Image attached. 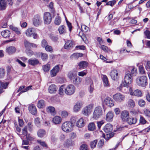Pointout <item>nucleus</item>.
<instances>
[{
    "instance_id": "1",
    "label": "nucleus",
    "mask_w": 150,
    "mask_h": 150,
    "mask_svg": "<svg viewBox=\"0 0 150 150\" xmlns=\"http://www.w3.org/2000/svg\"><path fill=\"white\" fill-rule=\"evenodd\" d=\"M75 123V117H72L70 121H67L63 123L62 128V130L66 132H70L72 131Z\"/></svg>"
},
{
    "instance_id": "2",
    "label": "nucleus",
    "mask_w": 150,
    "mask_h": 150,
    "mask_svg": "<svg viewBox=\"0 0 150 150\" xmlns=\"http://www.w3.org/2000/svg\"><path fill=\"white\" fill-rule=\"evenodd\" d=\"M130 72L129 71H127L126 72L124 80L120 86V90L121 89L122 86L128 88L131 83L132 81V78Z\"/></svg>"
},
{
    "instance_id": "3",
    "label": "nucleus",
    "mask_w": 150,
    "mask_h": 150,
    "mask_svg": "<svg viewBox=\"0 0 150 150\" xmlns=\"http://www.w3.org/2000/svg\"><path fill=\"white\" fill-rule=\"evenodd\" d=\"M136 82L138 86L145 87L148 84L147 77L145 76H139L136 79Z\"/></svg>"
},
{
    "instance_id": "4",
    "label": "nucleus",
    "mask_w": 150,
    "mask_h": 150,
    "mask_svg": "<svg viewBox=\"0 0 150 150\" xmlns=\"http://www.w3.org/2000/svg\"><path fill=\"white\" fill-rule=\"evenodd\" d=\"M103 113L102 108L100 106L96 107L93 113V117L95 120H97L101 117Z\"/></svg>"
},
{
    "instance_id": "5",
    "label": "nucleus",
    "mask_w": 150,
    "mask_h": 150,
    "mask_svg": "<svg viewBox=\"0 0 150 150\" xmlns=\"http://www.w3.org/2000/svg\"><path fill=\"white\" fill-rule=\"evenodd\" d=\"M93 106V105L91 103L85 107L82 110V114L85 116H88L92 112Z\"/></svg>"
},
{
    "instance_id": "6",
    "label": "nucleus",
    "mask_w": 150,
    "mask_h": 150,
    "mask_svg": "<svg viewBox=\"0 0 150 150\" xmlns=\"http://www.w3.org/2000/svg\"><path fill=\"white\" fill-rule=\"evenodd\" d=\"M35 30L33 28H29L26 30V35L28 36H30L32 35L34 39H36L38 37V35L35 33Z\"/></svg>"
},
{
    "instance_id": "7",
    "label": "nucleus",
    "mask_w": 150,
    "mask_h": 150,
    "mask_svg": "<svg viewBox=\"0 0 150 150\" xmlns=\"http://www.w3.org/2000/svg\"><path fill=\"white\" fill-rule=\"evenodd\" d=\"M75 89V88L74 85L69 84L65 88V93L66 94L70 95L74 93Z\"/></svg>"
},
{
    "instance_id": "8",
    "label": "nucleus",
    "mask_w": 150,
    "mask_h": 150,
    "mask_svg": "<svg viewBox=\"0 0 150 150\" xmlns=\"http://www.w3.org/2000/svg\"><path fill=\"white\" fill-rule=\"evenodd\" d=\"M43 19L45 24H49L51 22L52 18L50 13L48 12L45 13L44 15Z\"/></svg>"
},
{
    "instance_id": "9",
    "label": "nucleus",
    "mask_w": 150,
    "mask_h": 150,
    "mask_svg": "<svg viewBox=\"0 0 150 150\" xmlns=\"http://www.w3.org/2000/svg\"><path fill=\"white\" fill-rule=\"evenodd\" d=\"M42 22L41 18L38 15H35L33 19V23L34 25L37 26L40 25Z\"/></svg>"
},
{
    "instance_id": "10",
    "label": "nucleus",
    "mask_w": 150,
    "mask_h": 150,
    "mask_svg": "<svg viewBox=\"0 0 150 150\" xmlns=\"http://www.w3.org/2000/svg\"><path fill=\"white\" fill-rule=\"evenodd\" d=\"M113 98L116 101L120 102L123 100L125 96L120 93H118L113 95Z\"/></svg>"
},
{
    "instance_id": "11",
    "label": "nucleus",
    "mask_w": 150,
    "mask_h": 150,
    "mask_svg": "<svg viewBox=\"0 0 150 150\" xmlns=\"http://www.w3.org/2000/svg\"><path fill=\"white\" fill-rule=\"evenodd\" d=\"M74 46V43L72 40H69L65 42L64 46V49L69 50L72 48Z\"/></svg>"
},
{
    "instance_id": "12",
    "label": "nucleus",
    "mask_w": 150,
    "mask_h": 150,
    "mask_svg": "<svg viewBox=\"0 0 150 150\" xmlns=\"http://www.w3.org/2000/svg\"><path fill=\"white\" fill-rule=\"evenodd\" d=\"M59 70V66L58 65L55 66L50 71V74L51 77L55 76Z\"/></svg>"
},
{
    "instance_id": "13",
    "label": "nucleus",
    "mask_w": 150,
    "mask_h": 150,
    "mask_svg": "<svg viewBox=\"0 0 150 150\" xmlns=\"http://www.w3.org/2000/svg\"><path fill=\"white\" fill-rule=\"evenodd\" d=\"M104 102L105 104L110 107H111L114 105V101L109 97L106 98L105 99Z\"/></svg>"
},
{
    "instance_id": "14",
    "label": "nucleus",
    "mask_w": 150,
    "mask_h": 150,
    "mask_svg": "<svg viewBox=\"0 0 150 150\" xmlns=\"http://www.w3.org/2000/svg\"><path fill=\"white\" fill-rule=\"evenodd\" d=\"M110 74L112 79L114 80H117L118 78V72L116 69L112 70Z\"/></svg>"
},
{
    "instance_id": "15",
    "label": "nucleus",
    "mask_w": 150,
    "mask_h": 150,
    "mask_svg": "<svg viewBox=\"0 0 150 150\" xmlns=\"http://www.w3.org/2000/svg\"><path fill=\"white\" fill-rule=\"evenodd\" d=\"M129 112L127 110L122 111L121 114V118L122 120L126 122L129 116Z\"/></svg>"
},
{
    "instance_id": "16",
    "label": "nucleus",
    "mask_w": 150,
    "mask_h": 150,
    "mask_svg": "<svg viewBox=\"0 0 150 150\" xmlns=\"http://www.w3.org/2000/svg\"><path fill=\"white\" fill-rule=\"evenodd\" d=\"M16 51V49L13 46H10L6 48V51L9 54H12L15 53Z\"/></svg>"
},
{
    "instance_id": "17",
    "label": "nucleus",
    "mask_w": 150,
    "mask_h": 150,
    "mask_svg": "<svg viewBox=\"0 0 150 150\" xmlns=\"http://www.w3.org/2000/svg\"><path fill=\"white\" fill-rule=\"evenodd\" d=\"M113 129V126L110 123L106 124L104 127V131L106 133L111 132Z\"/></svg>"
},
{
    "instance_id": "18",
    "label": "nucleus",
    "mask_w": 150,
    "mask_h": 150,
    "mask_svg": "<svg viewBox=\"0 0 150 150\" xmlns=\"http://www.w3.org/2000/svg\"><path fill=\"white\" fill-rule=\"evenodd\" d=\"M28 64L33 66H36L39 63V61L36 58H31L28 59Z\"/></svg>"
},
{
    "instance_id": "19",
    "label": "nucleus",
    "mask_w": 150,
    "mask_h": 150,
    "mask_svg": "<svg viewBox=\"0 0 150 150\" xmlns=\"http://www.w3.org/2000/svg\"><path fill=\"white\" fill-rule=\"evenodd\" d=\"M28 110L33 115H35L37 113L36 108L33 104H31L29 106Z\"/></svg>"
},
{
    "instance_id": "20",
    "label": "nucleus",
    "mask_w": 150,
    "mask_h": 150,
    "mask_svg": "<svg viewBox=\"0 0 150 150\" xmlns=\"http://www.w3.org/2000/svg\"><path fill=\"white\" fill-rule=\"evenodd\" d=\"M114 117L113 113L111 111H109L107 114L106 117V120L108 122H111L112 121Z\"/></svg>"
},
{
    "instance_id": "21",
    "label": "nucleus",
    "mask_w": 150,
    "mask_h": 150,
    "mask_svg": "<svg viewBox=\"0 0 150 150\" xmlns=\"http://www.w3.org/2000/svg\"><path fill=\"white\" fill-rule=\"evenodd\" d=\"M77 25L78 26V27L79 28V29H77V31L78 30H79V33L78 34V35L81 37L83 41H85L86 40V35L85 34H83V31L81 30V29L80 28V26H79L78 23L77 22Z\"/></svg>"
},
{
    "instance_id": "22",
    "label": "nucleus",
    "mask_w": 150,
    "mask_h": 150,
    "mask_svg": "<svg viewBox=\"0 0 150 150\" xmlns=\"http://www.w3.org/2000/svg\"><path fill=\"white\" fill-rule=\"evenodd\" d=\"M126 122L130 125L134 124L137 122V119L135 117H129Z\"/></svg>"
},
{
    "instance_id": "23",
    "label": "nucleus",
    "mask_w": 150,
    "mask_h": 150,
    "mask_svg": "<svg viewBox=\"0 0 150 150\" xmlns=\"http://www.w3.org/2000/svg\"><path fill=\"white\" fill-rule=\"evenodd\" d=\"M10 28L14 31L17 35H19L21 33V30L20 28L13 25H10Z\"/></svg>"
},
{
    "instance_id": "24",
    "label": "nucleus",
    "mask_w": 150,
    "mask_h": 150,
    "mask_svg": "<svg viewBox=\"0 0 150 150\" xmlns=\"http://www.w3.org/2000/svg\"><path fill=\"white\" fill-rule=\"evenodd\" d=\"M24 44L25 47L27 48H30L31 47H37L36 44L33 43H30L26 40H25Z\"/></svg>"
},
{
    "instance_id": "25",
    "label": "nucleus",
    "mask_w": 150,
    "mask_h": 150,
    "mask_svg": "<svg viewBox=\"0 0 150 150\" xmlns=\"http://www.w3.org/2000/svg\"><path fill=\"white\" fill-rule=\"evenodd\" d=\"M57 88L54 84H52L49 86L48 89L49 92L51 93H55L57 91Z\"/></svg>"
},
{
    "instance_id": "26",
    "label": "nucleus",
    "mask_w": 150,
    "mask_h": 150,
    "mask_svg": "<svg viewBox=\"0 0 150 150\" xmlns=\"http://www.w3.org/2000/svg\"><path fill=\"white\" fill-rule=\"evenodd\" d=\"M64 145V146L66 147H69L73 146L74 145V141L67 139L65 141Z\"/></svg>"
},
{
    "instance_id": "27",
    "label": "nucleus",
    "mask_w": 150,
    "mask_h": 150,
    "mask_svg": "<svg viewBox=\"0 0 150 150\" xmlns=\"http://www.w3.org/2000/svg\"><path fill=\"white\" fill-rule=\"evenodd\" d=\"M83 105V103L81 101H77L76 103V112L79 111Z\"/></svg>"
},
{
    "instance_id": "28",
    "label": "nucleus",
    "mask_w": 150,
    "mask_h": 150,
    "mask_svg": "<svg viewBox=\"0 0 150 150\" xmlns=\"http://www.w3.org/2000/svg\"><path fill=\"white\" fill-rule=\"evenodd\" d=\"M85 125L84 119L83 118H81L77 122L76 125L78 127H82L84 126Z\"/></svg>"
},
{
    "instance_id": "29",
    "label": "nucleus",
    "mask_w": 150,
    "mask_h": 150,
    "mask_svg": "<svg viewBox=\"0 0 150 150\" xmlns=\"http://www.w3.org/2000/svg\"><path fill=\"white\" fill-rule=\"evenodd\" d=\"M62 121L61 118L59 116H55L52 119V121L56 124H60Z\"/></svg>"
},
{
    "instance_id": "30",
    "label": "nucleus",
    "mask_w": 150,
    "mask_h": 150,
    "mask_svg": "<svg viewBox=\"0 0 150 150\" xmlns=\"http://www.w3.org/2000/svg\"><path fill=\"white\" fill-rule=\"evenodd\" d=\"M88 65V62L85 61H81L79 62L78 64L79 68L83 69L86 68Z\"/></svg>"
},
{
    "instance_id": "31",
    "label": "nucleus",
    "mask_w": 150,
    "mask_h": 150,
    "mask_svg": "<svg viewBox=\"0 0 150 150\" xmlns=\"http://www.w3.org/2000/svg\"><path fill=\"white\" fill-rule=\"evenodd\" d=\"M6 2L5 0H0V11L5 10L6 7Z\"/></svg>"
},
{
    "instance_id": "32",
    "label": "nucleus",
    "mask_w": 150,
    "mask_h": 150,
    "mask_svg": "<svg viewBox=\"0 0 150 150\" xmlns=\"http://www.w3.org/2000/svg\"><path fill=\"white\" fill-rule=\"evenodd\" d=\"M1 35L4 38L9 37L11 34V32L8 30H6L2 31L1 33Z\"/></svg>"
},
{
    "instance_id": "33",
    "label": "nucleus",
    "mask_w": 150,
    "mask_h": 150,
    "mask_svg": "<svg viewBox=\"0 0 150 150\" xmlns=\"http://www.w3.org/2000/svg\"><path fill=\"white\" fill-rule=\"evenodd\" d=\"M45 106V101L43 100H39L37 104V107L39 108H43Z\"/></svg>"
},
{
    "instance_id": "34",
    "label": "nucleus",
    "mask_w": 150,
    "mask_h": 150,
    "mask_svg": "<svg viewBox=\"0 0 150 150\" xmlns=\"http://www.w3.org/2000/svg\"><path fill=\"white\" fill-rule=\"evenodd\" d=\"M68 77L70 80H73L75 78V71L73 70L70 71L68 74Z\"/></svg>"
},
{
    "instance_id": "35",
    "label": "nucleus",
    "mask_w": 150,
    "mask_h": 150,
    "mask_svg": "<svg viewBox=\"0 0 150 150\" xmlns=\"http://www.w3.org/2000/svg\"><path fill=\"white\" fill-rule=\"evenodd\" d=\"M47 111L48 112L50 113L52 115H54L55 112V109L53 107L49 106L47 108Z\"/></svg>"
},
{
    "instance_id": "36",
    "label": "nucleus",
    "mask_w": 150,
    "mask_h": 150,
    "mask_svg": "<svg viewBox=\"0 0 150 150\" xmlns=\"http://www.w3.org/2000/svg\"><path fill=\"white\" fill-rule=\"evenodd\" d=\"M128 71H130V74L131 76H135L137 74V69L134 67H131L129 68Z\"/></svg>"
},
{
    "instance_id": "37",
    "label": "nucleus",
    "mask_w": 150,
    "mask_h": 150,
    "mask_svg": "<svg viewBox=\"0 0 150 150\" xmlns=\"http://www.w3.org/2000/svg\"><path fill=\"white\" fill-rule=\"evenodd\" d=\"M102 79L104 86H108L109 85V81L106 76L103 75Z\"/></svg>"
},
{
    "instance_id": "38",
    "label": "nucleus",
    "mask_w": 150,
    "mask_h": 150,
    "mask_svg": "<svg viewBox=\"0 0 150 150\" xmlns=\"http://www.w3.org/2000/svg\"><path fill=\"white\" fill-rule=\"evenodd\" d=\"M58 30L60 34H63L66 32L65 27L64 25H62L59 27Z\"/></svg>"
},
{
    "instance_id": "39",
    "label": "nucleus",
    "mask_w": 150,
    "mask_h": 150,
    "mask_svg": "<svg viewBox=\"0 0 150 150\" xmlns=\"http://www.w3.org/2000/svg\"><path fill=\"white\" fill-rule=\"evenodd\" d=\"M45 134L46 132L44 129H40L37 132V135L40 137H43L45 135Z\"/></svg>"
},
{
    "instance_id": "40",
    "label": "nucleus",
    "mask_w": 150,
    "mask_h": 150,
    "mask_svg": "<svg viewBox=\"0 0 150 150\" xmlns=\"http://www.w3.org/2000/svg\"><path fill=\"white\" fill-rule=\"evenodd\" d=\"M49 37L54 42H57L58 40V36L53 34H50Z\"/></svg>"
},
{
    "instance_id": "41",
    "label": "nucleus",
    "mask_w": 150,
    "mask_h": 150,
    "mask_svg": "<svg viewBox=\"0 0 150 150\" xmlns=\"http://www.w3.org/2000/svg\"><path fill=\"white\" fill-rule=\"evenodd\" d=\"M88 129L90 131H93L96 129V127L95 124L91 122L88 125Z\"/></svg>"
},
{
    "instance_id": "42",
    "label": "nucleus",
    "mask_w": 150,
    "mask_h": 150,
    "mask_svg": "<svg viewBox=\"0 0 150 150\" xmlns=\"http://www.w3.org/2000/svg\"><path fill=\"white\" fill-rule=\"evenodd\" d=\"M99 47L105 52L109 53L112 52V51L110 49L104 45H101V47L99 46Z\"/></svg>"
},
{
    "instance_id": "43",
    "label": "nucleus",
    "mask_w": 150,
    "mask_h": 150,
    "mask_svg": "<svg viewBox=\"0 0 150 150\" xmlns=\"http://www.w3.org/2000/svg\"><path fill=\"white\" fill-rule=\"evenodd\" d=\"M61 22V18L59 16H57L55 18L54 20V23L57 25H59Z\"/></svg>"
},
{
    "instance_id": "44",
    "label": "nucleus",
    "mask_w": 150,
    "mask_h": 150,
    "mask_svg": "<svg viewBox=\"0 0 150 150\" xmlns=\"http://www.w3.org/2000/svg\"><path fill=\"white\" fill-rule=\"evenodd\" d=\"M114 134V132H111L108 134H107L106 136L104 135L103 137L106 140L108 141L113 136Z\"/></svg>"
},
{
    "instance_id": "45",
    "label": "nucleus",
    "mask_w": 150,
    "mask_h": 150,
    "mask_svg": "<svg viewBox=\"0 0 150 150\" xmlns=\"http://www.w3.org/2000/svg\"><path fill=\"white\" fill-rule=\"evenodd\" d=\"M50 64L47 63L46 65L42 66V68L44 71L45 72H47L50 69Z\"/></svg>"
},
{
    "instance_id": "46",
    "label": "nucleus",
    "mask_w": 150,
    "mask_h": 150,
    "mask_svg": "<svg viewBox=\"0 0 150 150\" xmlns=\"http://www.w3.org/2000/svg\"><path fill=\"white\" fill-rule=\"evenodd\" d=\"M80 150H89L88 145L86 144H82L80 147Z\"/></svg>"
},
{
    "instance_id": "47",
    "label": "nucleus",
    "mask_w": 150,
    "mask_h": 150,
    "mask_svg": "<svg viewBox=\"0 0 150 150\" xmlns=\"http://www.w3.org/2000/svg\"><path fill=\"white\" fill-rule=\"evenodd\" d=\"M128 106L131 108H133L135 105V103L134 100L132 99H129L128 101Z\"/></svg>"
},
{
    "instance_id": "48",
    "label": "nucleus",
    "mask_w": 150,
    "mask_h": 150,
    "mask_svg": "<svg viewBox=\"0 0 150 150\" xmlns=\"http://www.w3.org/2000/svg\"><path fill=\"white\" fill-rule=\"evenodd\" d=\"M104 140L102 139H100L99 141L98 144V147L99 149H101L102 148L104 144Z\"/></svg>"
},
{
    "instance_id": "49",
    "label": "nucleus",
    "mask_w": 150,
    "mask_h": 150,
    "mask_svg": "<svg viewBox=\"0 0 150 150\" xmlns=\"http://www.w3.org/2000/svg\"><path fill=\"white\" fill-rule=\"evenodd\" d=\"M98 140L97 139L95 140L94 141H91L90 142V145L92 149H93L96 146V145L97 144Z\"/></svg>"
},
{
    "instance_id": "50",
    "label": "nucleus",
    "mask_w": 150,
    "mask_h": 150,
    "mask_svg": "<svg viewBox=\"0 0 150 150\" xmlns=\"http://www.w3.org/2000/svg\"><path fill=\"white\" fill-rule=\"evenodd\" d=\"M133 93L134 96H141L142 95L141 91L139 90H135Z\"/></svg>"
},
{
    "instance_id": "51",
    "label": "nucleus",
    "mask_w": 150,
    "mask_h": 150,
    "mask_svg": "<svg viewBox=\"0 0 150 150\" xmlns=\"http://www.w3.org/2000/svg\"><path fill=\"white\" fill-rule=\"evenodd\" d=\"M145 102L143 99L139 100L138 101L139 105L141 107H144L145 105Z\"/></svg>"
},
{
    "instance_id": "52",
    "label": "nucleus",
    "mask_w": 150,
    "mask_h": 150,
    "mask_svg": "<svg viewBox=\"0 0 150 150\" xmlns=\"http://www.w3.org/2000/svg\"><path fill=\"white\" fill-rule=\"evenodd\" d=\"M41 57L43 61H46L48 58V56L47 54L41 53Z\"/></svg>"
},
{
    "instance_id": "53",
    "label": "nucleus",
    "mask_w": 150,
    "mask_h": 150,
    "mask_svg": "<svg viewBox=\"0 0 150 150\" xmlns=\"http://www.w3.org/2000/svg\"><path fill=\"white\" fill-rule=\"evenodd\" d=\"M64 85L61 86L59 89V94L61 95H63L64 93V89H65Z\"/></svg>"
},
{
    "instance_id": "54",
    "label": "nucleus",
    "mask_w": 150,
    "mask_h": 150,
    "mask_svg": "<svg viewBox=\"0 0 150 150\" xmlns=\"http://www.w3.org/2000/svg\"><path fill=\"white\" fill-rule=\"evenodd\" d=\"M5 69L2 68H0V78L4 77L5 74Z\"/></svg>"
},
{
    "instance_id": "55",
    "label": "nucleus",
    "mask_w": 150,
    "mask_h": 150,
    "mask_svg": "<svg viewBox=\"0 0 150 150\" xmlns=\"http://www.w3.org/2000/svg\"><path fill=\"white\" fill-rule=\"evenodd\" d=\"M8 83L7 82H1V87L4 89H6L8 86Z\"/></svg>"
},
{
    "instance_id": "56",
    "label": "nucleus",
    "mask_w": 150,
    "mask_h": 150,
    "mask_svg": "<svg viewBox=\"0 0 150 150\" xmlns=\"http://www.w3.org/2000/svg\"><path fill=\"white\" fill-rule=\"evenodd\" d=\"M86 47L83 45L76 46V49L77 50H86Z\"/></svg>"
},
{
    "instance_id": "57",
    "label": "nucleus",
    "mask_w": 150,
    "mask_h": 150,
    "mask_svg": "<svg viewBox=\"0 0 150 150\" xmlns=\"http://www.w3.org/2000/svg\"><path fill=\"white\" fill-rule=\"evenodd\" d=\"M35 123L37 126L39 127L40 124V118L39 117L36 118L35 120Z\"/></svg>"
},
{
    "instance_id": "58",
    "label": "nucleus",
    "mask_w": 150,
    "mask_h": 150,
    "mask_svg": "<svg viewBox=\"0 0 150 150\" xmlns=\"http://www.w3.org/2000/svg\"><path fill=\"white\" fill-rule=\"evenodd\" d=\"M139 72L142 74H144L145 71L144 70V67L142 65L139 66Z\"/></svg>"
},
{
    "instance_id": "59",
    "label": "nucleus",
    "mask_w": 150,
    "mask_h": 150,
    "mask_svg": "<svg viewBox=\"0 0 150 150\" xmlns=\"http://www.w3.org/2000/svg\"><path fill=\"white\" fill-rule=\"evenodd\" d=\"M144 113L146 116L148 117H150V110L148 109H146L144 110Z\"/></svg>"
},
{
    "instance_id": "60",
    "label": "nucleus",
    "mask_w": 150,
    "mask_h": 150,
    "mask_svg": "<svg viewBox=\"0 0 150 150\" xmlns=\"http://www.w3.org/2000/svg\"><path fill=\"white\" fill-rule=\"evenodd\" d=\"M37 142L38 144L43 147L47 146V145L45 142L44 141H42L41 140H38Z\"/></svg>"
},
{
    "instance_id": "61",
    "label": "nucleus",
    "mask_w": 150,
    "mask_h": 150,
    "mask_svg": "<svg viewBox=\"0 0 150 150\" xmlns=\"http://www.w3.org/2000/svg\"><path fill=\"white\" fill-rule=\"evenodd\" d=\"M32 87V86H29L26 87L23 90H22L20 92V93L18 94V95L19 96L22 93H23L27 91L28 90H29L30 89H31Z\"/></svg>"
},
{
    "instance_id": "62",
    "label": "nucleus",
    "mask_w": 150,
    "mask_h": 150,
    "mask_svg": "<svg viewBox=\"0 0 150 150\" xmlns=\"http://www.w3.org/2000/svg\"><path fill=\"white\" fill-rule=\"evenodd\" d=\"M46 50L48 52H52V49L51 46L47 45L45 47Z\"/></svg>"
},
{
    "instance_id": "63",
    "label": "nucleus",
    "mask_w": 150,
    "mask_h": 150,
    "mask_svg": "<svg viewBox=\"0 0 150 150\" xmlns=\"http://www.w3.org/2000/svg\"><path fill=\"white\" fill-rule=\"evenodd\" d=\"M139 121L142 124H145L146 122L144 117L141 116L140 117Z\"/></svg>"
},
{
    "instance_id": "64",
    "label": "nucleus",
    "mask_w": 150,
    "mask_h": 150,
    "mask_svg": "<svg viewBox=\"0 0 150 150\" xmlns=\"http://www.w3.org/2000/svg\"><path fill=\"white\" fill-rule=\"evenodd\" d=\"M9 147H12V150H18L17 148L16 147V146L14 143H11L9 146Z\"/></svg>"
}]
</instances>
